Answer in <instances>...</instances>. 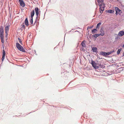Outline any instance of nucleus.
Returning <instances> with one entry per match:
<instances>
[{
  "instance_id": "obj_1",
  "label": "nucleus",
  "mask_w": 124,
  "mask_h": 124,
  "mask_svg": "<svg viewBox=\"0 0 124 124\" xmlns=\"http://www.w3.org/2000/svg\"><path fill=\"white\" fill-rule=\"evenodd\" d=\"M91 64L92 66L95 69H98L99 67L101 68H104L105 67L102 64H101V62L100 61H97L96 63L93 60H91Z\"/></svg>"
},
{
  "instance_id": "obj_2",
  "label": "nucleus",
  "mask_w": 124,
  "mask_h": 124,
  "mask_svg": "<svg viewBox=\"0 0 124 124\" xmlns=\"http://www.w3.org/2000/svg\"><path fill=\"white\" fill-rule=\"evenodd\" d=\"M16 48L20 51L24 53L27 52V51L25 50L23 47L21 46L17 42L16 43Z\"/></svg>"
},
{
  "instance_id": "obj_3",
  "label": "nucleus",
  "mask_w": 124,
  "mask_h": 124,
  "mask_svg": "<svg viewBox=\"0 0 124 124\" xmlns=\"http://www.w3.org/2000/svg\"><path fill=\"white\" fill-rule=\"evenodd\" d=\"M35 13H36V15L37 16V17H36V20H35V23L34 24V25L35 23H36L37 19L38 18V16L39 14V9L37 7H36L35 8Z\"/></svg>"
},
{
  "instance_id": "obj_4",
  "label": "nucleus",
  "mask_w": 124,
  "mask_h": 124,
  "mask_svg": "<svg viewBox=\"0 0 124 124\" xmlns=\"http://www.w3.org/2000/svg\"><path fill=\"white\" fill-rule=\"evenodd\" d=\"M20 2V6L23 7H24L25 6V4L23 0H18Z\"/></svg>"
},
{
  "instance_id": "obj_5",
  "label": "nucleus",
  "mask_w": 124,
  "mask_h": 124,
  "mask_svg": "<svg viewBox=\"0 0 124 124\" xmlns=\"http://www.w3.org/2000/svg\"><path fill=\"white\" fill-rule=\"evenodd\" d=\"M115 9L116 12V14L117 15L118 14H119L120 15V14H119V13L120 11H121V10L119 9L117 7H115Z\"/></svg>"
},
{
  "instance_id": "obj_6",
  "label": "nucleus",
  "mask_w": 124,
  "mask_h": 124,
  "mask_svg": "<svg viewBox=\"0 0 124 124\" xmlns=\"http://www.w3.org/2000/svg\"><path fill=\"white\" fill-rule=\"evenodd\" d=\"M100 32L101 33L99 34H101L100 35L101 36H103L104 35V31H103V27H101L100 29Z\"/></svg>"
},
{
  "instance_id": "obj_7",
  "label": "nucleus",
  "mask_w": 124,
  "mask_h": 124,
  "mask_svg": "<svg viewBox=\"0 0 124 124\" xmlns=\"http://www.w3.org/2000/svg\"><path fill=\"white\" fill-rule=\"evenodd\" d=\"M4 30L3 28H1L0 29V37L2 36H4Z\"/></svg>"
},
{
  "instance_id": "obj_8",
  "label": "nucleus",
  "mask_w": 124,
  "mask_h": 124,
  "mask_svg": "<svg viewBox=\"0 0 124 124\" xmlns=\"http://www.w3.org/2000/svg\"><path fill=\"white\" fill-rule=\"evenodd\" d=\"M99 54L100 55H102L104 56H108L107 52H106L103 51L100 52Z\"/></svg>"
},
{
  "instance_id": "obj_9",
  "label": "nucleus",
  "mask_w": 124,
  "mask_h": 124,
  "mask_svg": "<svg viewBox=\"0 0 124 124\" xmlns=\"http://www.w3.org/2000/svg\"><path fill=\"white\" fill-rule=\"evenodd\" d=\"M124 35V31H120L118 34V35L119 36H122Z\"/></svg>"
},
{
  "instance_id": "obj_10",
  "label": "nucleus",
  "mask_w": 124,
  "mask_h": 124,
  "mask_svg": "<svg viewBox=\"0 0 124 124\" xmlns=\"http://www.w3.org/2000/svg\"><path fill=\"white\" fill-rule=\"evenodd\" d=\"M92 51L93 52L96 53H97L98 52L97 51V49L96 47H93L92 48Z\"/></svg>"
},
{
  "instance_id": "obj_11",
  "label": "nucleus",
  "mask_w": 124,
  "mask_h": 124,
  "mask_svg": "<svg viewBox=\"0 0 124 124\" xmlns=\"http://www.w3.org/2000/svg\"><path fill=\"white\" fill-rule=\"evenodd\" d=\"M24 23L26 26H28L29 25L28 21L27 18H26L25 19Z\"/></svg>"
},
{
  "instance_id": "obj_12",
  "label": "nucleus",
  "mask_w": 124,
  "mask_h": 124,
  "mask_svg": "<svg viewBox=\"0 0 124 124\" xmlns=\"http://www.w3.org/2000/svg\"><path fill=\"white\" fill-rule=\"evenodd\" d=\"M6 54L4 50H3L2 56V62L5 58V56Z\"/></svg>"
},
{
  "instance_id": "obj_13",
  "label": "nucleus",
  "mask_w": 124,
  "mask_h": 124,
  "mask_svg": "<svg viewBox=\"0 0 124 124\" xmlns=\"http://www.w3.org/2000/svg\"><path fill=\"white\" fill-rule=\"evenodd\" d=\"M34 14L35 11L34 10H33L31 12V18H33Z\"/></svg>"
},
{
  "instance_id": "obj_14",
  "label": "nucleus",
  "mask_w": 124,
  "mask_h": 124,
  "mask_svg": "<svg viewBox=\"0 0 124 124\" xmlns=\"http://www.w3.org/2000/svg\"><path fill=\"white\" fill-rule=\"evenodd\" d=\"M101 34H94L92 35V37L93 38H95L96 39L97 37L100 36Z\"/></svg>"
},
{
  "instance_id": "obj_15",
  "label": "nucleus",
  "mask_w": 124,
  "mask_h": 124,
  "mask_svg": "<svg viewBox=\"0 0 124 124\" xmlns=\"http://www.w3.org/2000/svg\"><path fill=\"white\" fill-rule=\"evenodd\" d=\"M114 12V11L113 10L111 9L107 10L106 11V12L110 13H112Z\"/></svg>"
},
{
  "instance_id": "obj_16",
  "label": "nucleus",
  "mask_w": 124,
  "mask_h": 124,
  "mask_svg": "<svg viewBox=\"0 0 124 124\" xmlns=\"http://www.w3.org/2000/svg\"><path fill=\"white\" fill-rule=\"evenodd\" d=\"M85 40H84L82 41L81 43V45L83 47H86V45L85 43Z\"/></svg>"
},
{
  "instance_id": "obj_17",
  "label": "nucleus",
  "mask_w": 124,
  "mask_h": 124,
  "mask_svg": "<svg viewBox=\"0 0 124 124\" xmlns=\"http://www.w3.org/2000/svg\"><path fill=\"white\" fill-rule=\"evenodd\" d=\"M98 31L97 30V29H93L92 31V32L93 34H94L95 33V32L97 31Z\"/></svg>"
},
{
  "instance_id": "obj_18",
  "label": "nucleus",
  "mask_w": 124,
  "mask_h": 124,
  "mask_svg": "<svg viewBox=\"0 0 124 124\" xmlns=\"http://www.w3.org/2000/svg\"><path fill=\"white\" fill-rule=\"evenodd\" d=\"M101 22H100L98 23L96 26V28L97 29H99V26L101 25Z\"/></svg>"
},
{
  "instance_id": "obj_19",
  "label": "nucleus",
  "mask_w": 124,
  "mask_h": 124,
  "mask_svg": "<svg viewBox=\"0 0 124 124\" xmlns=\"http://www.w3.org/2000/svg\"><path fill=\"white\" fill-rule=\"evenodd\" d=\"M122 50V49L120 48L117 51V55L119 54L120 53V52Z\"/></svg>"
},
{
  "instance_id": "obj_20",
  "label": "nucleus",
  "mask_w": 124,
  "mask_h": 124,
  "mask_svg": "<svg viewBox=\"0 0 124 124\" xmlns=\"http://www.w3.org/2000/svg\"><path fill=\"white\" fill-rule=\"evenodd\" d=\"M98 3H102L103 2L104 0H97Z\"/></svg>"
},
{
  "instance_id": "obj_21",
  "label": "nucleus",
  "mask_w": 124,
  "mask_h": 124,
  "mask_svg": "<svg viewBox=\"0 0 124 124\" xmlns=\"http://www.w3.org/2000/svg\"><path fill=\"white\" fill-rule=\"evenodd\" d=\"M1 39V42L2 43H4V36L3 37L2 36L1 37H0Z\"/></svg>"
},
{
  "instance_id": "obj_22",
  "label": "nucleus",
  "mask_w": 124,
  "mask_h": 124,
  "mask_svg": "<svg viewBox=\"0 0 124 124\" xmlns=\"http://www.w3.org/2000/svg\"><path fill=\"white\" fill-rule=\"evenodd\" d=\"M5 32L6 33V35L7 34V32H8V26H6L5 28Z\"/></svg>"
},
{
  "instance_id": "obj_23",
  "label": "nucleus",
  "mask_w": 124,
  "mask_h": 124,
  "mask_svg": "<svg viewBox=\"0 0 124 124\" xmlns=\"http://www.w3.org/2000/svg\"><path fill=\"white\" fill-rule=\"evenodd\" d=\"M100 13L101 14H102L103 13V11L104 10L102 8H100Z\"/></svg>"
},
{
  "instance_id": "obj_24",
  "label": "nucleus",
  "mask_w": 124,
  "mask_h": 124,
  "mask_svg": "<svg viewBox=\"0 0 124 124\" xmlns=\"http://www.w3.org/2000/svg\"><path fill=\"white\" fill-rule=\"evenodd\" d=\"M18 39L19 40V43H20L22 45V41L21 40V39L20 38H18Z\"/></svg>"
},
{
  "instance_id": "obj_25",
  "label": "nucleus",
  "mask_w": 124,
  "mask_h": 124,
  "mask_svg": "<svg viewBox=\"0 0 124 124\" xmlns=\"http://www.w3.org/2000/svg\"><path fill=\"white\" fill-rule=\"evenodd\" d=\"M30 22L31 24H33V18H31Z\"/></svg>"
},
{
  "instance_id": "obj_26",
  "label": "nucleus",
  "mask_w": 124,
  "mask_h": 124,
  "mask_svg": "<svg viewBox=\"0 0 124 124\" xmlns=\"http://www.w3.org/2000/svg\"><path fill=\"white\" fill-rule=\"evenodd\" d=\"M93 26L92 25L91 26H88L87 28V30H88V29H91L93 28Z\"/></svg>"
},
{
  "instance_id": "obj_27",
  "label": "nucleus",
  "mask_w": 124,
  "mask_h": 124,
  "mask_svg": "<svg viewBox=\"0 0 124 124\" xmlns=\"http://www.w3.org/2000/svg\"><path fill=\"white\" fill-rule=\"evenodd\" d=\"M21 28L22 29H24L25 28V25L24 23H23L21 25Z\"/></svg>"
},
{
  "instance_id": "obj_28",
  "label": "nucleus",
  "mask_w": 124,
  "mask_h": 124,
  "mask_svg": "<svg viewBox=\"0 0 124 124\" xmlns=\"http://www.w3.org/2000/svg\"><path fill=\"white\" fill-rule=\"evenodd\" d=\"M119 5H120L121 6V7H124V5H123L122 4H121V2L120 3V4H119Z\"/></svg>"
},
{
  "instance_id": "obj_29",
  "label": "nucleus",
  "mask_w": 124,
  "mask_h": 124,
  "mask_svg": "<svg viewBox=\"0 0 124 124\" xmlns=\"http://www.w3.org/2000/svg\"><path fill=\"white\" fill-rule=\"evenodd\" d=\"M102 4H100L99 5L100 8H102Z\"/></svg>"
},
{
  "instance_id": "obj_30",
  "label": "nucleus",
  "mask_w": 124,
  "mask_h": 124,
  "mask_svg": "<svg viewBox=\"0 0 124 124\" xmlns=\"http://www.w3.org/2000/svg\"><path fill=\"white\" fill-rule=\"evenodd\" d=\"M114 51H115L114 50H112V51H111L109 52H110V54H111V53L114 52Z\"/></svg>"
},
{
  "instance_id": "obj_31",
  "label": "nucleus",
  "mask_w": 124,
  "mask_h": 124,
  "mask_svg": "<svg viewBox=\"0 0 124 124\" xmlns=\"http://www.w3.org/2000/svg\"><path fill=\"white\" fill-rule=\"evenodd\" d=\"M107 54L108 55L111 54L109 52H107Z\"/></svg>"
},
{
  "instance_id": "obj_32",
  "label": "nucleus",
  "mask_w": 124,
  "mask_h": 124,
  "mask_svg": "<svg viewBox=\"0 0 124 124\" xmlns=\"http://www.w3.org/2000/svg\"><path fill=\"white\" fill-rule=\"evenodd\" d=\"M97 57L98 58H99V59H101L102 58H100V57H99V55L98 54L97 55Z\"/></svg>"
},
{
  "instance_id": "obj_33",
  "label": "nucleus",
  "mask_w": 124,
  "mask_h": 124,
  "mask_svg": "<svg viewBox=\"0 0 124 124\" xmlns=\"http://www.w3.org/2000/svg\"><path fill=\"white\" fill-rule=\"evenodd\" d=\"M105 6H103V7H102V8L103 9V10H104V8H105Z\"/></svg>"
},
{
  "instance_id": "obj_34",
  "label": "nucleus",
  "mask_w": 124,
  "mask_h": 124,
  "mask_svg": "<svg viewBox=\"0 0 124 124\" xmlns=\"http://www.w3.org/2000/svg\"><path fill=\"white\" fill-rule=\"evenodd\" d=\"M102 5H103V6H105V3H102Z\"/></svg>"
},
{
  "instance_id": "obj_35",
  "label": "nucleus",
  "mask_w": 124,
  "mask_h": 124,
  "mask_svg": "<svg viewBox=\"0 0 124 124\" xmlns=\"http://www.w3.org/2000/svg\"><path fill=\"white\" fill-rule=\"evenodd\" d=\"M118 36H117V37H115V39H118Z\"/></svg>"
},
{
  "instance_id": "obj_36",
  "label": "nucleus",
  "mask_w": 124,
  "mask_h": 124,
  "mask_svg": "<svg viewBox=\"0 0 124 124\" xmlns=\"http://www.w3.org/2000/svg\"><path fill=\"white\" fill-rule=\"evenodd\" d=\"M75 32H78L79 33H80V32H79V31H75Z\"/></svg>"
},
{
  "instance_id": "obj_37",
  "label": "nucleus",
  "mask_w": 124,
  "mask_h": 124,
  "mask_svg": "<svg viewBox=\"0 0 124 124\" xmlns=\"http://www.w3.org/2000/svg\"><path fill=\"white\" fill-rule=\"evenodd\" d=\"M122 56V57H123V56H124V52L123 53V55Z\"/></svg>"
},
{
  "instance_id": "obj_38",
  "label": "nucleus",
  "mask_w": 124,
  "mask_h": 124,
  "mask_svg": "<svg viewBox=\"0 0 124 124\" xmlns=\"http://www.w3.org/2000/svg\"><path fill=\"white\" fill-rule=\"evenodd\" d=\"M122 46L123 47H124V44Z\"/></svg>"
},
{
  "instance_id": "obj_39",
  "label": "nucleus",
  "mask_w": 124,
  "mask_h": 124,
  "mask_svg": "<svg viewBox=\"0 0 124 124\" xmlns=\"http://www.w3.org/2000/svg\"><path fill=\"white\" fill-rule=\"evenodd\" d=\"M34 52H35V53H36V51H34Z\"/></svg>"
},
{
  "instance_id": "obj_40",
  "label": "nucleus",
  "mask_w": 124,
  "mask_h": 124,
  "mask_svg": "<svg viewBox=\"0 0 124 124\" xmlns=\"http://www.w3.org/2000/svg\"><path fill=\"white\" fill-rule=\"evenodd\" d=\"M9 12H10V11H9V13H10Z\"/></svg>"
},
{
  "instance_id": "obj_41",
  "label": "nucleus",
  "mask_w": 124,
  "mask_h": 124,
  "mask_svg": "<svg viewBox=\"0 0 124 124\" xmlns=\"http://www.w3.org/2000/svg\"><path fill=\"white\" fill-rule=\"evenodd\" d=\"M78 28L80 29V28Z\"/></svg>"
}]
</instances>
